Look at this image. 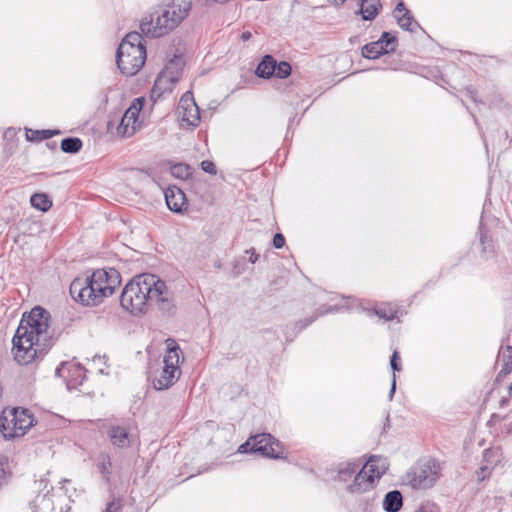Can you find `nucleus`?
I'll return each mask as SVG.
<instances>
[{"label": "nucleus", "mask_w": 512, "mask_h": 512, "mask_svg": "<svg viewBox=\"0 0 512 512\" xmlns=\"http://www.w3.org/2000/svg\"><path fill=\"white\" fill-rule=\"evenodd\" d=\"M50 313L36 306L24 313L13 337L14 359L20 365H28L42 359L55 343L50 331Z\"/></svg>", "instance_id": "1"}, {"label": "nucleus", "mask_w": 512, "mask_h": 512, "mask_svg": "<svg viewBox=\"0 0 512 512\" xmlns=\"http://www.w3.org/2000/svg\"><path fill=\"white\" fill-rule=\"evenodd\" d=\"M120 304L132 315L146 313L152 305L163 312H171L174 304L166 283L153 274H140L124 287Z\"/></svg>", "instance_id": "2"}, {"label": "nucleus", "mask_w": 512, "mask_h": 512, "mask_svg": "<svg viewBox=\"0 0 512 512\" xmlns=\"http://www.w3.org/2000/svg\"><path fill=\"white\" fill-rule=\"evenodd\" d=\"M360 460L343 462L338 465L337 479L347 482L353 477V481L347 485L346 491L352 495H360L373 491L376 481L386 472L385 460L377 456H371L362 466Z\"/></svg>", "instance_id": "3"}, {"label": "nucleus", "mask_w": 512, "mask_h": 512, "mask_svg": "<svg viewBox=\"0 0 512 512\" xmlns=\"http://www.w3.org/2000/svg\"><path fill=\"white\" fill-rule=\"evenodd\" d=\"M191 8L190 0H177L168 4L161 13L157 12L156 18L151 14L141 20L140 29L142 34L150 38H158L168 34L189 15Z\"/></svg>", "instance_id": "4"}, {"label": "nucleus", "mask_w": 512, "mask_h": 512, "mask_svg": "<svg viewBox=\"0 0 512 512\" xmlns=\"http://www.w3.org/2000/svg\"><path fill=\"white\" fill-rule=\"evenodd\" d=\"M146 48L142 34L130 32L121 41L116 54V63L126 76L137 74L146 61Z\"/></svg>", "instance_id": "5"}, {"label": "nucleus", "mask_w": 512, "mask_h": 512, "mask_svg": "<svg viewBox=\"0 0 512 512\" xmlns=\"http://www.w3.org/2000/svg\"><path fill=\"white\" fill-rule=\"evenodd\" d=\"M167 353L163 359V368L159 377L153 380V386L157 390H165L176 383L181 375L179 367L180 347L173 340H168Z\"/></svg>", "instance_id": "6"}, {"label": "nucleus", "mask_w": 512, "mask_h": 512, "mask_svg": "<svg viewBox=\"0 0 512 512\" xmlns=\"http://www.w3.org/2000/svg\"><path fill=\"white\" fill-rule=\"evenodd\" d=\"M440 471L439 462L436 459H428L413 467L406 474V480L414 489H428L439 479Z\"/></svg>", "instance_id": "7"}, {"label": "nucleus", "mask_w": 512, "mask_h": 512, "mask_svg": "<svg viewBox=\"0 0 512 512\" xmlns=\"http://www.w3.org/2000/svg\"><path fill=\"white\" fill-rule=\"evenodd\" d=\"M70 294L77 302L85 306H96L103 302L104 290L92 283L91 275L75 278L70 284Z\"/></svg>", "instance_id": "8"}, {"label": "nucleus", "mask_w": 512, "mask_h": 512, "mask_svg": "<svg viewBox=\"0 0 512 512\" xmlns=\"http://www.w3.org/2000/svg\"><path fill=\"white\" fill-rule=\"evenodd\" d=\"M251 440L253 441L252 453H257L269 458L282 457V445L279 440L275 439L271 434H257L251 436Z\"/></svg>", "instance_id": "9"}, {"label": "nucleus", "mask_w": 512, "mask_h": 512, "mask_svg": "<svg viewBox=\"0 0 512 512\" xmlns=\"http://www.w3.org/2000/svg\"><path fill=\"white\" fill-rule=\"evenodd\" d=\"M90 275L92 277V283H94L97 288L104 290V298L111 296L115 289L121 284L120 273L114 268L97 269Z\"/></svg>", "instance_id": "10"}, {"label": "nucleus", "mask_w": 512, "mask_h": 512, "mask_svg": "<svg viewBox=\"0 0 512 512\" xmlns=\"http://www.w3.org/2000/svg\"><path fill=\"white\" fill-rule=\"evenodd\" d=\"M178 117L190 126H198L200 121V109L194 101L193 95L186 92L180 98L177 107Z\"/></svg>", "instance_id": "11"}, {"label": "nucleus", "mask_w": 512, "mask_h": 512, "mask_svg": "<svg viewBox=\"0 0 512 512\" xmlns=\"http://www.w3.org/2000/svg\"><path fill=\"white\" fill-rule=\"evenodd\" d=\"M182 59L178 56H175L173 60L170 61L169 65L165 67V69L160 73V75L157 77L154 87L152 89V97L156 93L158 87L166 82L169 81L172 84L176 83L179 80V70L178 66L181 64Z\"/></svg>", "instance_id": "12"}, {"label": "nucleus", "mask_w": 512, "mask_h": 512, "mask_svg": "<svg viewBox=\"0 0 512 512\" xmlns=\"http://www.w3.org/2000/svg\"><path fill=\"white\" fill-rule=\"evenodd\" d=\"M144 103L145 99L143 97L134 99L130 107L124 113L117 128H136L135 125Z\"/></svg>", "instance_id": "13"}, {"label": "nucleus", "mask_w": 512, "mask_h": 512, "mask_svg": "<svg viewBox=\"0 0 512 512\" xmlns=\"http://www.w3.org/2000/svg\"><path fill=\"white\" fill-rule=\"evenodd\" d=\"M394 17L396 18L399 26L406 31L413 32L417 27H419V24L414 20L410 11L406 9L403 2H399L396 5Z\"/></svg>", "instance_id": "14"}, {"label": "nucleus", "mask_w": 512, "mask_h": 512, "mask_svg": "<svg viewBox=\"0 0 512 512\" xmlns=\"http://www.w3.org/2000/svg\"><path fill=\"white\" fill-rule=\"evenodd\" d=\"M165 200L168 208L174 212H182L186 205L184 192L176 187H169L165 192Z\"/></svg>", "instance_id": "15"}, {"label": "nucleus", "mask_w": 512, "mask_h": 512, "mask_svg": "<svg viewBox=\"0 0 512 512\" xmlns=\"http://www.w3.org/2000/svg\"><path fill=\"white\" fill-rule=\"evenodd\" d=\"M111 443L118 448H128L131 444L129 428L126 425L111 426L108 432Z\"/></svg>", "instance_id": "16"}, {"label": "nucleus", "mask_w": 512, "mask_h": 512, "mask_svg": "<svg viewBox=\"0 0 512 512\" xmlns=\"http://www.w3.org/2000/svg\"><path fill=\"white\" fill-rule=\"evenodd\" d=\"M18 420L15 415H2L0 417V430L3 434V437L7 440L21 437L23 434L18 433Z\"/></svg>", "instance_id": "17"}, {"label": "nucleus", "mask_w": 512, "mask_h": 512, "mask_svg": "<svg viewBox=\"0 0 512 512\" xmlns=\"http://www.w3.org/2000/svg\"><path fill=\"white\" fill-rule=\"evenodd\" d=\"M10 415H15L16 419L18 420V433L25 434L26 431L33 426L34 424V417L27 409L22 408H14L12 411H10Z\"/></svg>", "instance_id": "18"}, {"label": "nucleus", "mask_w": 512, "mask_h": 512, "mask_svg": "<svg viewBox=\"0 0 512 512\" xmlns=\"http://www.w3.org/2000/svg\"><path fill=\"white\" fill-rule=\"evenodd\" d=\"M360 9L357 13L362 15L363 20L371 21L379 14L382 5L379 0H361Z\"/></svg>", "instance_id": "19"}, {"label": "nucleus", "mask_w": 512, "mask_h": 512, "mask_svg": "<svg viewBox=\"0 0 512 512\" xmlns=\"http://www.w3.org/2000/svg\"><path fill=\"white\" fill-rule=\"evenodd\" d=\"M403 506V497L399 490L389 491L383 500V509L386 512H398Z\"/></svg>", "instance_id": "20"}, {"label": "nucleus", "mask_w": 512, "mask_h": 512, "mask_svg": "<svg viewBox=\"0 0 512 512\" xmlns=\"http://www.w3.org/2000/svg\"><path fill=\"white\" fill-rule=\"evenodd\" d=\"M276 60L271 55H265L258 64L255 74L260 78H270L274 75Z\"/></svg>", "instance_id": "21"}, {"label": "nucleus", "mask_w": 512, "mask_h": 512, "mask_svg": "<svg viewBox=\"0 0 512 512\" xmlns=\"http://www.w3.org/2000/svg\"><path fill=\"white\" fill-rule=\"evenodd\" d=\"M502 458L503 455L500 447L489 448L483 452V460L486 463L485 465L490 466L492 470L501 463Z\"/></svg>", "instance_id": "22"}, {"label": "nucleus", "mask_w": 512, "mask_h": 512, "mask_svg": "<svg viewBox=\"0 0 512 512\" xmlns=\"http://www.w3.org/2000/svg\"><path fill=\"white\" fill-rule=\"evenodd\" d=\"M61 130H25L27 141L40 142L60 134Z\"/></svg>", "instance_id": "23"}, {"label": "nucleus", "mask_w": 512, "mask_h": 512, "mask_svg": "<svg viewBox=\"0 0 512 512\" xmlns=\"http://www.w3.org/2000/svg\"><path fill=\"white\" fill-rule=\"evenodd\" d=\"M383 54H387V51L379 44L378 40L368 43L362 48V55L365 58L377 59Z\"/></svg>", "instance_id": "24"}, {"label": "nucleus", "mask_w": 512, "mask_h": 512, "mask_svg": "<svg viewBox=\"0 0 512 512\" xmlns=\"http://www.w3.org/2000/svg\"><path fill=\"white\" fill-rule=\"evenodd\" d=\"M30 203L35 209L43 212L48 211L52 206V201L43 193L33 194L30 198Z\"/></svg>", "instance_id": "25"}, {"label": "nucleus", "mask_w": 512, "mask_h": 512, "mask_svg": "<svg viewBox=\"0 0 512 512\" xmlns=\"http://www.w3.org/2000/svg\"><path fill=\"white\" fill-rule=\"evenodd\" d=\"M502 367L497 375V380L505 378L512 372V346H507L502 357Z\"/></svg>", "instance_id": "26"}, {"label": "nucleus", "mask_w": 512, "mask_h": 512, "mask_svg": "<svg viewBox=\"0 0 512 512\" xmlns=\"http://www.w3.org/2000/svg\"><path fill=\"white\" fill-rule=\"evenodd\" d=\"M82 141L78 137H67L61 141V150L65 153L75 154L82 148Z\"/></svg>", "instance_id": "27"}, {"label": "nucleus", "mask_w": 512, "mask_h": 512, "mask_svg": "<svg viewBox=\"0 0 512 512\" xmlns=\"http://www.w3.org/2000/svg\"><path fill=\"white\" fill-rule=\"evenodd\" d=\"M378 42L387 53L395 52L398 45L397 37L390 32H383Z\"/></svg>", "instance_id": "28"}, {"label": "nucleus", "mask_w": 512, "mask_h": 512, "mask_svg": "<svg viewBox=\"0 0 512 512\" xmlns=\"http://www.w3.org/2000/svg\"><path fill=\"white\" fill-rule=\"evenodd\" d=\"M399 361H400L399 353L397 351H394L391 356V359H390V365H391L393 372H399L402 370V367H401ZM395 389H396V377H395V373H393L392 384H391V389H390V393H389V400H392L393 395L395 393Z\"/></svg>", "instance_id": "29"}, {"label": "nucleus", "mask_w": 512, "mask_h": 512, "mask_svg": "<svg viewBox=\"0 0 512 512\" xmlns=\"http://www.w3.org/2000/svg\"><path fill=\"white\" fill-rule=\"evenodd\" d=\"M171 174L178 179L185 180L190 176V167L185 163H176L170 167Z\"/></svg>", "instance_id": "30"}, {"label": "nucleus", "mask_w": 512, "mask_h": 512, "mask_svg": "<svg viewBox=\"0 0 512 512\" xmlns=\"http://www.w3.org/2000/svg\"><path fill=\"white\" fill-rule=\"evenodd\" d=\"M333 309L330 307L329 309H325L323 310L322 308L318 309L317 311H315L313 313L312 316H310L309 318H306L305 320H301L299 322L296 323V328L298 330V332H300L301 330H303L305 327H307L308 325H310L311 323H313L320 315H324L330 311H332Z\"/></svg>", "instance_id": "31"}, {"label": "nucleus", "mask_w": 512, "mask_h": 512, "mask_svg": "<svg viewBox=\"0 0 512 512\" xmlns=\"http://www.w3.org/2000/svg\"><path fill=\"white\" fill-rule=\"evenodd\" d=\"M480 243L482 245L483 254H493V244L491 237L480 228Z\"/></svg>", "instance_id": "32"}, {"label": "nucleus", "mask_w": 512, "mask_h": 512, "mask_svg": "<svg viewBox=\"0 0 512 512\" xmlns=\"http://www.w3.org/2000/svg\"><path fill=\"white\" fill-rule=\"evenodd\" d=\"M291 74V65L286 62L282 61L280 63L276 62V68L273 76H276L280 79H285Z\"/></svg>", "instance_id": "33"}, {"label": "nucleus", "mask_w": 512, "mask_h": 512, "mask_svg": "<svg viewBox=\"0 0 512 512\" xmlns=\"http://www.w3.org/2000/svg\"><path fill=\"white\" fill-rule=\"evenodd\" d=\"M397 311L392 307H384L375 310V314L385 320H392L396 317Z\"/></svg>", "instance_id": "34"}, {"label": "nucleus", "mask_w": 512, "mask_h": 512, "mask_svg": "<svg viewBox=\"0 0 512 512\" xmlns=\"http://www.w3.org/2000/svg\"><path fill=\"white\" fill-rule=\"evenodd\" d=\"M491 473H492V468L490 466H488V465L481 466L476 471L477 481L482 482V481L488 479L490 477Z\"/></svg>", "instance_id": "35"}, {"label": "nucleus", "mask_w": 512, "mask_h": 512, "mask_svg": "<svg viewBox=\"0 0 512 512\" xmlns=\"http://www.w3.org/2000/svg\"><path fill=\"white\" fill-rule=\"evenodd\" d=\"M201 169L211 175L217 174V169L215 164L210 160H204L201 162Z\"/></svg>", "instance_id": "36"}, {"label": "nucleus", "mask_w": 512, "mask_h": 512, "mask_svg": "<svg viewBox=\"0 0 512 512\" xmlns=\"http://www.w3.org/2000/svg\"><path fill=\"white\" fill-rule=\"evenodd\" d=\"M73 368L75 369L74 380L77 384H81L83 379L85 378V369L79 364L73 365Z\"/></svg>", "instance_id": "37"}, {"label": "nucleus", "mask_w": 512, "mask_h": 512, "mask_svg": "<svg viewBox=\"0 0 512 512\" xmlns=\"http://www.w3.org/2000/svg\"><path fill=\"white\" fill-rule=\"evenodd\" d=\"M121 509H122L121 502L119 500L114 499L107 504L104 512H120Z\"/></svg>", "instance_id": "38"}, {"label": "nucleus", "mask_w": 512, "mask_h": 512, "mask_svg": "<svg viewBox=\"0 0 512 512\" xmlns=\"http://www.w3.org/2000/svg\"><path fill=\"white\" fill-rule=\"evenodd\" d=\"M110 468H111V462H110V459L109 458H106L104 459L100 464H99V469L101 471V473L105 476L108 477V475L110 474Z\"/></svg>", "instance_id": "39"}, {"label": "nucleus", "mask_w": 512, "mask_h": 512, "mask_svg": "<svg viewBox=\"0 0 512 512\" xmlns=\"http://www.w3.org/2000/svg\"><path fill=\"white\" fill-rule=\"evenodd\" d=\"M252 445L253 441L251 440V437L248 438V440L241 444L238 448V452L240 453H252Z\"/></svg>", "instance_id": "40"}, {"label": "nucleus", "mask_w": 512, "mask_h": 512, "mask_svg": "<svg viewBox=\"0 0 512 512\" xmlns=\"http://www.w3.org/2000/svg\"><path fill=\"white\" fill-rule=\"evenodd\" d=\"M285 245V238L281 233H276L273 238V246L276 249H280Z\"/></svg>", "instance_id": "41"}, {"label": "nucleus", "mask_w": 512, "mask_h": 512, "mask_svg": "<svg viewBox=\"0 0 512 512\" xmlns=\"http://www.w3.org/2000/svg\"><path fill=\"white\" fill-rule=\"evenodd\" d=\"M136 130H116L117 138H131L134 136Z\"/></svg>", "instance_id": "42"}, {"label": "nucleus", "mask_w": 512, "mask_h": 512, "mask_svg": "<svg viewBox=\"0 0 512 512\" xmlns=\"http://www.w3.org/2000/svg\"><path fill=\"white\" fill-rule=\"evenodd\" d=\"M246 253L250 254L249 261L252 264H254L258 260V258H259V255L255 252L254 248L246 250Z\"/></svg>", "instance_id": "43"}, {"label": "nucleus", "mask_w": 512, "mask_h": 512, "mask_svg": "<svg viewBox=\"0 0 512 512\" xmlns=\"http://www.w3.org/2000/svg\"><path fill=\"white\" fill-rule=\"evenodd\" d=\"M99 137H105L106 140H114V130H106L105 134H99Z\"/></svg>", "instance_id": "44"}, {"label": "nucleus", "mask_w": 512, "mask_h": 512, "mask_svg": "<svg viewBox=\"0 0 512 512\" xmlns=\"http://www.w3.org/2000/svg\"><path fill=\"white\" fill-rule=\"evenodd\" d=\"M14 136H15V130H12V129L5 130V133H4L5 139L13 138Z\"/></svg>", "instance_id": "45"}, {"label": "nucleus", "mask_w": 512, "mask_h": 512, "mask_svg": "<svg viewBox=\"0 0 512 512\" xmlns=\"http://www.w3.org/2000/svg\"><path fill=\"white\" fill-rule=\"evenodd\" d=\"M251 36H252L251 32H249V31H245V32H243V33L241 34V39H242L243 41H247V40H249V39L251 38Z\"/></svg>", "instance_id": "46"}, {"label": "nucleus", "mask_w": 512, "mask_h": 512, "mask_svg": "<svg viewBox=\"0 0 512 512\" xmlns=\"http://www.w3.org/2000/svg\"><path fill=\"white\" fill-rule=\"evenodd\" d=\"M330 1L333 2L334 4L340 5V4H343L346 0H330Z\"/></svg>", "instance_id": "47"}, {"label": "nucleus", "mask_w": 512, "mask_h": 512, "mask_svg": "<svg viewBox=\"0 0 512 512\" xmlns=\"http://www.w3.org/2000/svg\"><path fill=\"white\" fill-rule=\"evenodd\" d=\"M509 396L512 398V384L508 387Z\"/></svg>", "instance_id": "48"}, {"label": "nucleus", "mask_w": 512, "mask_h": 512, "mask_svg": "<svg viewBox=\"0 0 512 512\" xmlns=\"http://www.w3.org/2000/svg\"><path fill=\"white\" fill-rule=\"evenodd\" d=\"M500 417L496 414H493L492 417H491V420H496V419H499Z\"/></svg>", "instance_id": "49"}, {"label": "nucleus", "mask_w": 512, "mask_h": 512, "mask_svg": "<svg viewBox=\"0 0 512 512\" xmlns=\"http://www.w3.org/2000/svg\"><path fill=\"white\" fill-rule=\"evenodd\" d=\"M471 98H472V100L476 101V99H475V93H474V92H471Z\"/></svg>", "instance_id": "50"}, {"label": "nucleus", "mask_w": 512, "mask_h": 512, "mask_svg": "<svg viewBox=\"0 0 512 512\" xmlns=\"http://www.w3.org/2000/svg\"><path fill=\"white\" fill-rule=\"evenodd\" d=\"M491 102H492V104H494V105H496V104H497L496 100H492Z\"/></svg>", "instance_id": "51"}]
</instances>
